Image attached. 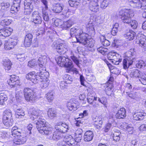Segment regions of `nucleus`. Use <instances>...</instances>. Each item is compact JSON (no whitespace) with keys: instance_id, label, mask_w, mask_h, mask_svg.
<instances>
[{"instance_id":"39","label":"nucleus","mask_w":146,"mask_h":146,"mask_svg":"<svg viewBox=\"0 0 146 146\" xmlns=\"http://www.w3.org/2000/svg\"><path fill=\"white\" fill-rule=\"evenodd\" d=\"M123 129L128 132L129 134H131L133 133V128L131 126L125 123L123 124Z\"/></svg>"},{"instance_id":"25","label":"nucleus","mask_w":146,"mask_h":146,"mask_svg":"<svg viewBox=\"0 0 146 146\" xmlns=\"http://www.w3.org/2000/svg\"><path fill=\"white\" fill-rule=\"evenodd\" d=\"M94 137V134L93 132L91 131H86L84 136V140L85 141H89L92 140Z\"/></svg>"},{"instance_id":"7","label":"nucleus","mask_w":146,"mask_h":146,"mask_svg":"<svg viewBox=\"0 0 146 146\" xmlns=\"http://www.w3.org/2000/svg\"><path fill=\"white\" fill-rule=\"evenodd\" d=\"M52 47L60 54H64L66 52V46L62 43L54 42L52 45Z\"/></svg>"},{"instance_id":"6","label":"nucleus","mask_w":146,"mask_h":146,"mask_svg":"<svg viewBox=\"0 0 146 146\" xmlns=\"http://www.w3.org/2000/svg\"><path fill=\"white\" fill-rule=\"evenodd\" d=\"M119 15L121 19L124 23H129L130 21L131 18L134 16V14L131 11L121 10L119 11Z\"/></svg>"},{"instance_id":"62","label":"nucleus","mask_w":146,"mask_h":146,"mask_svg":"<svg viewBox=\"0 0 146 146\" xmlns=\"http://www.w3.org/2000/svg\"><path fill=\"white\" fill-rule=\"evenodd\" d=\"M88 30H89V32L91 34V36H94L95 34V30L93 25L90 26L88 28Z\"/></svg>"},{"instance_id":"18","label":"nucleus","mask_w":146,"mask_h":146,"mask_svg":"<svg viewBox=\"0 0 146 146\" xmlns=\"http://www.w3.org/2000/svg\"><path fill=\"white\" fill-rule=\"evenodd\" d=\"M67 106L68 109L72 111L76 110L78 108L75 101H74L72 100H70L68 102Z\"/></svg>"},{"instance_id":"47","label":"nucleus","mask_w":146,"mask_h":146,"mask_svg":"<svg viewBox=\"0 0 146 146\" xmlns=\"http://www.w3.org/2000/svg\"><path fill=\"white\" fill-rule=\"evenodd\" d=\"M113 91V90L111 86H108L106 88V93L108 96H113L114 94Z\"/></svg>"},{"instance_id":"52","label":"nucleus","mask_w":146,"mask_h":146,"mask_svg":"<svg viewBox=\"0 0 146 146\" xmlns=\"http://www.w3.org/2000/svg\"><path fill=\"white\" fill-rule=\"evenodd\" d=\"M11 78L12 81H14L15 83H16L17 85H19L20 83V80L18 76L15 75H12L11 76Z\"/></svg>"},{"instance_id":"14","label":"nucleus","mask_w":146,"mask_h":146,"mask_svg":"<svg viewBox=\"0 0 146 146\" xmlns=\"http://www.w3.org/2000/svg\"><path fill=\"white\" fill-rule=\"evenodd\" d=\"M135 58H126L124 59L123 61V68L125 69L128 68L129 66L131 65L133 63H135L134 60H135Z\"/></svg>"},{"instance_id":"10","label":"nucleus","mask_w":146,"mask_h":146,"mask_svg":"<svg viewBox=\"0 0 146 146\" xmlns=\"http://www.w3.org/2000/svg\"><path fill=\"white\" fill-rule=\"evenodd\" d=\"M88 34L87 33L84 32L83 29L82 30L80 33L76 35V38L77 41L83 44H85L87 40H88L87 37Z\"/></svg>"},{"instance_id":"31","label":"nucleus","mask_w":146,"mask_h":146,"mask_svg":"<svg viewBox=\"0 0 146 146\" xmlns=\"http://www.w3.org/2000/svg\"><path fill=\"white\" fill-rule=\"evenodd\" d=\"M83 29V27H80L79 28H76L75 27H73L70 29V34L71 36L74 35L76 36V35H78L80 33L81 31Z\"/></svg>"},{"instance_id":"13","label":"nucleus","mask_w":146,"mask_h":146,"mask_svg":"<svg viewBox=\"0 0 146 146\" xmlns=\"http://www.w3.org/2000/svg\"><path fill=\"white\" fill-rule=\"evenodd\" d=\"M31 19L32 21L35 24H40L42 23V17L37 11H35L33 13Z\"/></svg>"},{"instance_id":"28","label":"nucleus","mask_w":146,"mask_h":146,"mask_svg":"<svg viewBox=\"0 0 146 146\" xmlns=\"http://www.w3.org/2000/svg\"><path fill=\"white\" fill-rule=\"evenodd\" d=\"M90 9L92 11L96 12L99 11V5L97 3H91L88 5Z\"/></svg>"},{"instance_id":"19","label":"nucleus","mask_w":146,"mask_h":146,"mask_svg":"<svg viewBox=\"0 0 146 146\" xmlns=\"http://www.w3.org/2000/svg\"><path fill=\"white\" fill-rule=\"evenodd\" d=\"M12 135L14 137H19L21 136L22 130L17 127H13L11 130Z\"/></svg>"},{"instance_id":"21","label":"nucleus","mask_w":146,"mask_h":146,"mask_svg":"<svg viewBox=\"0 0 146 146\" xmlns=\"http://www.w3.org/2000/svg\"><path fill=\"white\" fill-rule=\"evenodd\" d=\"M126 116V111L124 108H120L115 115L116 117L119 119H123Z\"/></svg>"},{"instance_id":"54","label":"nucleus","mask_w":146,"mask_h":146,"mask_svg":"<svg viewBox=\"0 0 146 146\" xmlns=\"http://www.w3.org/2000/svg\"><path fill=\"white\" fill-rule=\"evenodd\" d=\"M26 57L24 54H17L16 58L19 61L22 62L26 59Z\"/></svg>"},{"instance_id":"17","label":"nucleus","mask_w":146,"mask_h":146,"mask_svg":"<svg viewBox=\"0 0 146 146\" xmlns=\"http://www.w3.org/2000/svg\"><path fill=\"white\" fill-rule=\"evenodd\" d=\"M74 24L73 21L71 19L63 22L60 25L61 28L63 30H68Z\"/></svg>"},{"instance_id":"15","label":"nucleus","mask_w":146,"mask_h":146,"mask_svg":"<svg viewBox=\"0 0 146 146\" xmlns=\"http://www.w3.org/2000/svg\"><path fill=\"white\" fill-rule=\"evenodd\" d=\"M13 31L11 28H3L0 29V36L6 37L9 36Z\"/></svg>"},{"instance_id":"37","label":"nucleus","mask_w":146,"mask_h":146,"mask_svg":"<svg viewBox=\"0 0 146 146\" xmlns=\"http://www.w3.org/2000/svg\"><path fill=\"white\" fill-rule=\"evenodd\" d=\"M75 13V11L70 9H64L62 12V14L66 17H68L70 15H72Z\"/></svg>"},{"instance_id":"64","label":"nucleus","mask_w":146,"mask_h":146,"mask_svg":"<svg viewBox=\"0 0 146 146\" xmlns=\"http://www.w3.org/2000/svg\"><path fill=\"white\" fill-rule=\"evenodd\" d=\"M7 82L8 84L10 86V87L11 88L15 87L17 85L16 83H15L14 81H12L11 78L8 80Z\"/></svg>"},{"instance_id":"36","label":"nucleus","mask_w":146,"mask_h":146,"mask_svg":"<svg viewBox=\"0 0 146 146\" xmlns=\"http://www.w3.org/2000/svg\"><path fill=\"white\" fill-rule=\"evenodd\" d=\"M62 137V135L56 130L54 132L52 137V138L54 140H58L61 139Z\"/></svg>"},{"instance_id":"26","label":"nucleus","mask_w":146,"mask_h":146,"mask_svg":"<svg viewBox=\"0 0 146 146\" xmlns=\"http://www.w3.org/2000/svg\"><path fill=\"white\" fill-rule=\"evenodd\" d=\"M94 125L98 129L102 127V120L100 117H97L93 119Z\"/></svg>"},{"instance_id":"23","label":"nucleus","mask_w":146,"mask_h":146,"mask_svg":"<svg viewBox=\"0 0 146 146\" xmlns=\"http://www.w3.org/2000/svg\"><path fill=\"white\" fill-rule=\"evenodd\" d=\"M146 114L142 112H137L134 113L133 115L134 120H141L143 119Z\"/></svg>"},{"instance_id":"35","label":"nucleus","mask_w":146,"mask_h":146,"mask_svg":"<svg viewBox=\"0 0 146 146\" xmlns=\"http://www.w3.org/2000/svg\"><path fill=\"white\" fill-rule=\"evenodd\" d=\"M13 120L12 117L9 118L5 119L3 118V123L5 125L9 127L11 126L13 124Z\"/></svg>"},{"instance_id":"44","label":"nucleus","mask_w":146,"mask_h":146,"mask_svg":"<svg viewBox=\"0 0 146 146\" xmlns=\"http://www.w3.org/2000/svg\"><path fill=\"white\" fill-rule=\"evenodd\" d=\"M85 44H84L85 45V46L88 48H92L94 46V41L92 40H87V41H86Z\"/></svg>"},{"instance_id":"51","label":"nucleus","mask_w":146,"mask_h":146,"mask_svg":"<svg viewBox=\"0 0 146 146\" xmlns=\"http://www.w3.org/2000/svg\"><path fill=\"white\" fill-rule=\"evenodd\" d=\"M118 26V23H115L113 26V28L112 29L111 33V34L113 36H115L116 35L117 31V28Z\"/></svg>"},{"instance_id":"63","label":"nucleus","mask_w":146,"mask_h":146,"mask_svg":"<svg viewBox=\"0 0 146 146\" xmlns=\"http://www.w3.org/2000/svg\"><path fill=\"white\" fill-rule=\"evenodd\" d=\"M0 99L4 104V102L7 100V97L6 95L1 93L0 94Z\"/></svg>"},{"instance_id":"60","label":"nucleus","mask_w":146,"mask_h":146,"mask_svg":"<svg viewBox=\"0 0 146 146\" xmlns=\"http://www.w3.org/2000/svg\"><path fill=\"white\" fill-rule=\"evenodd\" d=\"M98 98V100L99 102L104 105L106 104L107 102V100L106 97H103L101 98Z\"/></svg>"},{"instance_id":"49","label":"nucleus","mask_w":146,"mask_h":146,"mask_svg":"<svg viewBox=\"0 0 146 146\" xmlns=\"http://www.w3.org/2000/svg\"><path fill=\"white\" fill-rule=\"evenodd\" d=\"M110 3L109 0H103L100 5V7L102 9H105Z\"/></svg>"},{"instance_id":"24","label":"nucleus","mask_w":146,"mask_h":146,"mask_svg":"<svg viewBox=\"0 0 146 146\" xmlns=\"http://www.w3.org/2000/svg\"><path fill=\"white\" fill-rule=\"evenodd\" d=\"M2 64L5 70L8 71L10 70L12 64L11 61L8 58L3 59Z\"/></svg>"},{"instance_id":"42","label":"nucleus","mask_w":146,"mask_h":146,"mask_svg":"<svg viewBox=\"0 0 146 146\" xmlns=\"http://www.w3.org/2000/svg\"><path fill=\"white\" fill-rule=\"evenodd\" d=\"M46 98L49 102H51L54 99V93L52 91L48 92L46 94Z\"/></svg>"},{"instance_id":"2","label":"nucleus","mask_w":146,"mask_h":146,"mask_svg":"<svg viewBox=\"0 0 146 146\" xmlns=\"http://www.w3.org/2000/svg\"><path fill=\"white\" fill-rule=\"evenodd\" d=\"M46 62V57L44 56L39 57L38 62H36L35 59L30 61L28 63V65L29 67L33 68L38 65L40 67L39 71H42V70H44V68H45L44 65Z\"/></svg>"},{"instance_id":"45","label":"nucleus","mask_w":146,"mask_h":146,"mask_svg":"<svg viewBox=\"0 0 146 146\" xmlns=\"http://www.w3.org/2000/svg\"><path fill=\"white\" fill-rule=\"evenodd\" d=\"M127 24L130 26L133 29H135L137 27V21L135 20H131V19L130 21Z\"/></svg>"},{"instance_id":"38","label":"nucleus","mask_w":146,"mask_h":146,"mask_svg":"<svg viewBox=\"0 0 146 146\" xmlns=\"http://www.w3.org/2000/svg\"><path fill=\"white\" fill-rule=\"evenodd\" d=\"M12 111L9 109L5 110L3 113V118L5 119L12 117Z\"/></svg>"},{"instance_id":"40","label":"nucleus","mask_w":146,"mask_h":146,"mask_svg":"<svg viewBox=\"0 0 146 146\" xmlns=\"http://www.w3.org/2000/svg\"><path fill=\"white\" fill-rule=\"evenodd\" d=\"M100 40L102 45L105 46H108L110 45V42L108 40L105 39L104 36L102 35L100 37Z\"/></svg>"},{"instance_id":"30","label":"nucleus","mask_w":146,"mask_h":146,"mask_svg":"<svg viewBox=\"0 0 146 146\" xmlns=\"http://www.w3.org/2000/svg\"><path fill=\"white\" fill-rule=\"evenodd\" d=\"M47 115L49 118L52 119L56 116L57 115L56 111L54 108H49L47 111Z\"/></svg>"},{"instance_id":"12","label":"nucleus","mask_w":146,"mask_h":146,"mask_svg":"<svg viewBox=\"0 0 146 146\" xmlns=\"http://www.w3.org/2000/svg\"><path fill=\"white\" fill-rule=\"evenodd\" d=\"M42 2L44 5L42 9V17L44 20L48 21L49 20V17L48 14V7L47 1L46 0H42Z\"/></svg>"},{"instance_id":"9","label":"nucleus","mask_w":146,"mask_h":146,"mask_svg":"<svg viewBox=\"0 0 146 146\" xmlns=\"http://www.w3.org/2000/svg\"><path fill=\"white\" fill-rule=\"evenodd\" d=\"M29 112L31 114V118L33 120L41 118L43 114L42 111L34 108L30 109Z\"/></svg>"},{"instance_id":"20","label":"nucleus","mask_w":146,"mask_h":146,"mask_svg":"<svg viewBox=\"0 0 146 146\" xmlns=\"http://www.w3.org/2000/svg\"><path fill=\"white\" fill-rule=\"evenodd\" d=\"M121 56L117 53L111 51L109 53L108 55V58L110 60L117 61V58H120Z\"/></svg>"},{"instance_id":"46","label":"nucleus","mask_w":146,"mask_h":146,"mask_svg":"<svg viewBox=\"0 0 146 146\" xmlns=\"http://www.w3.org/2000/svg\"><path fill=\"white\" fill-rule=\"evenodd\" d=\"M79 0H70L69 3L70 6L72 7H76L79 4Z\"/></svg>"},{"instance_id":"34","label":"nucleus","mask_w":146,"mask_h":146,"mask_svg":"<svg viewBox=\"0 0 146 146\" xmlns=\"http://www.w3.org/2000/svg\"><path fill=\"white\" fill-rule=\"evenodd\" d=\"M63 7L64 6L63 5L58 3L54 7L52 10L54 13H59L61 12L63 9Z\"/></svg>"},{"instance_id":"61","label":"nucleus","mask_w":146,"mask_h":146,"mask_svg":"<svg viewBox=\"0 0 146 146\" xmlns=\"http://www.w3.org/2000/svg\"><path fill=\"white\" fill-rule=\"evenodd\" d=\"M70 57L74 63L76 64L78 67H79V59L74 55L71 56Z\"/></svg>"},{"instance_id":"59","label":"nucleus","mask_w":146,"mask_h":146,"mask_svg":"<svg viewBox=\"0 0 146 146\" xmlns=\"http://www.w3.org/2000/svg\"><path fill=\"white\" fill-rule=\"evenodd\" d=\"M111 123H107L104 128V131L106 132H108L111 129Z\"/></svg>"},{"instance_id":"8","label":"nucleus","mask_w":146,"mask_h":146,"mask_svg":"<svg viewBox=\"0 0 146 146\" xmlns=\"http://www.w3.org/2000/svg\"><path fill=\"white\" fill-rule=\"evenodd\" d=\"M130 5L134 8L139 9L144 8L146 6V0H142V3H141L140 0H128Z\"/></svg>"},{"instance_id":"1","label":"nucleus","mask_w":146,"mask_h":146,"mask_svg":"<svg viewBox=\"0 0 146 146\" xmlns=\"http://www.w3.org/2000/svg\"><path fill=\"white\" fill-rule=\"evenodd\" d=\"M38 132L43 135H49L52 132V128L45 127V120L42 119V117L35 120Z\"/></svg>"},{"instance_id":"16","label":"nucleus","mask_w":146,"mask_h":146,"mask_svg":"<svg viewBox=\"0 0 146 146\" xmlns=\"http://www.w3.org/2000/svg\"><path fill=\"white\" fill-rule=\"evenodd\" d=\"M33 35L30 33H27L25 36L24 43V46L26 47H29L32 43Z\"/></svg>"},{"instance_id":"22","label":"nucleus","mask_w":146,"mask_h":146,"mask_svg":"<svg viewBox=\"0 0 146 146\" xmlns=\"http://www.w3.org/2000/svg\"><path fill=\"white\" fill-rule=\"evenodd\" d=\"M46 69L45 68H44V70H42V71H40V73L41 76V78L40 79L39 82L40 84H46V82H49V80L47 77L45 76V74L46 73L45 72Z\"/></svg>"},{"instance_id":"41","label":"nucleus","mask_w":146,"mask_h":146,"mask_svg":"<svg viewBox=\"0 0 146 146\" xmlns=\"http://www.w3.org/2000/svg\"><path fill=\"white\" fill-rule=\"evenodd\" d=\"M136 59L135 60H134L136 63L134 64H136V66L137 67L139 68H143L145 66V61L144 62L143 60H141L137 62L136 60V59Z\"/></svg>"},{"instance_id":"4","label":"nucleus","mask_w":146,"mask_h":146,"mask_svg":"<svg viewBox=\"0 0 146 146\" xmlns=\"http://www.w3.org/2000/svg\"><path fill=\"white\" fill-rule=\"evenodd\" d=\"M130 76L132 77L139 78L142 84L146 85V74L144 73L140 72L138 70L135 69L132 71Z\"/></svg>"},{"instance_id":"43","label":"nucleus","mask_w":146,"mask_h":146,"mask_svg":"<svg viewBox=\"0 0 146 146\" xmlns=\"http://www.w3.org/2000/svg\"><path fill=\"white\" fill-rule=\"evenodd\" d=\"M12 20L11 19L6 18L2 20L0 24L3 26L9 25L11 23Z\"/></svg>"},{"instance_id":"11","label":"nucleus","mask_w":146,"mask_h":146,"mask_svg":"<svg viewBox=\"0 0 146 146\" xmlns=\"http://www.w3.org/2000/svg\"><path fill=\"white\" fill-rule=\"evenodd\" d=\"M55 128L56 131L61 133H65L70 128V125L65 123H60L59 125H56Z\"/></svg>"},{"instance_id":"29","label":"nucleus","mask_w":146,"mask_h":146,"mask_svg":"<svg viewBox=\"0 0 146 146\" xmlns=\"http://www.w3.org/2000/svg\"><path fill=\"white\" fill-rule=\"evenodd\" d=\"M40 72V71L39 72H37V74L39 75H36L35 74V73L33 74L34 77H32V79H31V80L32 82L35 84H36L39 82L40 79L41 78V76H42Z\"/></svg>"},{"instance_id":"53","label":"nucleus","mask_w":146,"mask_h":146,"mask_svg":"<svg viewBox=\"0 0 146 146\" xmlns=\"http://www.w3.org/2000/svg\"><path fill=\"white\" fill-rule=\"evenodd\" d=\"M13 143L16 145H21L24 143L25 140L20 139H15L13 140Z\"/></svg>"},{"instance_id":"55","label":"nucleus","mask_w":146,"mask_h":146,"mask_svg":"<svg viewBox=\"0 0 146 146\" xmlns=\"http://www.w3.org/2000/svg\"><path fill=\"white\" fill-rule=\"evenodd\" d=\"M10 4L8 3L3 2L1 4V7L2 10L5 11L9 8Z\"/></svg>"},{"instance_id":"33","label":"nucleus","mask_w":146,"mask_h":146,"mask_svg":"<svg viewBox=\"0 0 146 146\" xmlns=\"http://www.w3.org/2000/svg\"><path fill=\"white\" fill-rule=\"evenodd\" d=\"M135 33L132 31H129L124 36V37L128 40H131L134 38Z\"/></svg>"},{"instance_id":"3","label":"nucleus","mask_w":146,"mask_h":146,"mask_svg":"<svg viewBox=\"0 0 146 146\" xmlns=\"http://www.w3.org/2000/svg\"><path fill=\"white\" fill-rule=\"evenodd\" d=\"M82 137V133H79L76 135L75 140L71 135H68L66 137V141L67 144L70 146H79V142L81 140Z\"/></svg>"},{"instance_id":"57","label":"nucleus","mask_w":146,"mask_h":146,"mask_svg":"<svg viewBox=\"0 0 146 146\" xmlns=\"http://www.w3.org/2000/svg\"><path fill=\"white\" fill-rule=\"evenodd\" d=\"M19 5H17L13 4V5L11 7V11L16 12H17L19 9Z\"/></svg>"},{"instance_id":"58","label":"nucleus","mask_w":146,"mask_h":146,"mask_svg":"<svg viewBox=\"0 0 146 146\" xmlns=\"http://www.w3.org/2000/svg\"><path fill=\"white\" fill-rule=\"evenodd\" d=\"M10 42H7L5 44L4 48L6 50H10L13 48Z\"/></svg>"},{"instance_id":"32","label":"nucleus","mask_w":146,"mask_h":146,"mask_svg":"<svg viewBox=\"0 0 146 146\" xmlns=\"http://www.w3.org/2000/svg\"><path fill=\"white\" fill-rule=\"evenodd\" d=\"M15 117L17 118H21L25 115V111L21 109H17L15 111Z\"/></svg>"},{"instance_id":"50","label":"nucleus","mask_w":146,"mask_h":146,"mask_svg":"<svg viewBox=\"0 0 146 146\" xmlns=\"http://www.w3.org/2000/svg\"><path fill=\"white\" fill-rule=\"evenodd\" d=\"M135 54V52L134 49H131L130 50L127 51L126 53V56L127 58H131V59L133 58L131 57Z\"/></svg>"},{"instance_id":"56","label":"nucleus","mask_w":146,"mask_h":146,"mask_svg":"<svg viewBox=\"0 0 146 146\" xmlns=\"http://www.w3.org/2000/svg\"><path fill=\"white\" fill-rule=\"evenodd\" d=\"M64 66L71 70L73 69L74 66L72 61L69 59V60L66 62Z\"/></svg>"},{"instance_id":"48","label":"nucleus","mask_w":146,"mask_h":146,"mask_svg":"<svg viewBox=\"0 0 146 146\" xmlns=\"http://www.w3.org/2000/svg\"><path fill=\"white\" fill-rule=\"evenodd\" d=\"M98 52L103 55L106 54L108 52V49L106 48L100 47L97 49Z\"/></svg>"},{"instance_id":"27","label":"nucleus","mask_w":146,"mask_h":146,"mask_svg":"<svg viewBox=\"0 0 146 146\" xmlns=\"http://www.w3.org/2000/svg\"><path fill=\"white\" fill-rule=\"evenodd\" d=\"M69 60V59L65 57L59 56L58 58V64L60 66H64L67 61Z\"/></svg>"},{"instance_id":"5","label":"nucleus","mask_w":146,"mask_h":146,"mask_svg":"<svg viewBox=\"0 0 146 146\" xmlns=\"http://www.w3.org/2000/svg\"><path fill=\"white\" fill-rule=\"evenodd\" d=\"M24 94L27 101L33 102L35 100L36 94L32 89L29 88H25L24 90Z\"/></svg>"}]
</instances>
